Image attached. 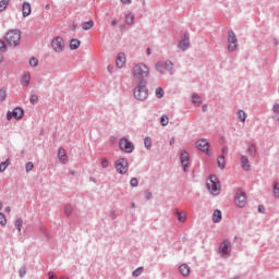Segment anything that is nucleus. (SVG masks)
I'll return each mask as SVG.
<instances>
[{"label":"nucleus","instance_id":"f257e3e1","mask_svg":"<svg viewBox=\"0 0 279 279\" xmlns=\"http://www.w3.org/2000/svg\"><path fill=\"white\" fill-rule=\"evenodd\" d=\"M132 75L138 82L144 81L147 75H149V68L144 63H140L133 66Z\"/></svg>","mask_w":279,"mask_h":279},{"label":"nucleus","instance_id":"f03ea898","mask_svg":"<svg viewBox=\"0 0 279 279\" xmlns=\"http://www.w3.org/2000/svg\"><path fill=\"white\" fill-rule=\"evenodd\" d=\"M149 93L147 90V83L145 81H140L137 86L134 89V97L138 101H145Z\"/></svg>","mask_w":279,"mask_h":279},{"label":"nucleus","instance_id":"7ed1b4c3","mask_svg":"<svg viewBox=\"0 0 279 279\" xmlns=\"http://www.w3.org/2000/svg\"><path fill=\"white\" fill-rule=\"evenodd\" d=\"M5 40L11 47H19L21 43V31L12 29L9 31L5 35Z\"/></svg>","mask_w":279,"mask_h":279},{"label":"nucleus","instance_id":"20e7f679","mask_svg":"<svg viewBox=\"0 0 279 279\" xmlns=\"http://www.w3.org/2000/svg\"><path fill=\"white\" fill-rule=\"evenodd\" d=\"M207 190L211 195H219V193H221V183H219V179H217V177L211 175L207 180Z\"/></svg>","mask_w":279,"mask_h":279},{"label":"nucleus","instance_id":"39448f33","mask_svg":"<svg viewBox=\"0 0 279 279\" xmlns=\"http://www.w3.org/2000/svg\"><path fill=\"white\" fill-rule=\"evenodd\" d=\"M156 69L161 75H165V72L168 71L170 75L173 74V63L171 61H166V62H158L156 64Z\"/></svg>","mask_w":279,"mask_h":279},{"label":"nucleus","instance_id":"423d86ee","mask_svg":"<svg viewBox=\"0 0 279 279\" xmlns=\"http://www.w3.org/2000/svg\"><path fill=\"white\" fill-rule=\"evenodd\" d=\"M234 204L239 208H244L245 204H247V196L245 195V192L238 190L234 196Z\"/></svg>","mask_w":279,"mask_h":279},{"label":"nucleus","instance_id":"0eeeda50","mask_svg":"<svg viewBox=\"0 0 279 279\" xmlns=\"http://www.w3.org/2000/svg\"><path fill=\"white\" fill-rule=\"evenodd\" d=\"M51 47L54 53H62L64 51V39L62 37H56L51 41Z\"/></svg>","mask_w":279,"mask_h":279},{"label":"nucleus","instance_id":"6e6552de","mask_svg":"<svg viewBox=\"0 0 279 279\" xmlns=\"http://www.w3.org/2000/svg\"><path fill=\"white\" fill-rule=\"evenodd\" d=\"M23 114H25V111H23V109L21 107H16L13 112L12 111H8L7 113V120L8 121H12V119H23Z\"/></svg>","mask_w":279,"mask_h":279},{"label":"nucleus","instance_id":"1a4fd4ad","mask_svg":"<svg viewBox=\"0 0 279 279\" xmlns=\"http://www.w3.org/2000/svg\"><path fill=\"white\" fill-rule=\"evenodd\" d=\"M238 39L234 32L230 31L228 35V51H236V45Z\"/></svg>","mask_w":279,"mask_h":279},{"label":"nucleus","instance_id":"9d476101","mask_svg":"<svg viewBox=\"0 0 279 279\" xmlns=\"http://www.w3.org/2000/svg\"><path fill=\"white\" fill-rule=\"evenodd\" d=\"M120 149L126 154H132V151H134V144L126 138H122L120 140Z\"/></svg>","mask_w":279,"mask_h":279},{"label":"nucleus","instance_id":"9b49d317","mask_svg":"<svg viewBox=\"0 0 279 279\" xmlns=\"http://www.w3.org/2000/svg\"><path fill=\"white\" fill-rule=\"evenodd\" d=\"M116 169L118 171V173H128V160L125 159H119L116 161Z\"/></svg>","mask_w":279,"mask_h":279},{"label":"nucleus","instance_id":"f8f14e48","mask_svg":"<svg viewBox=\"0 0 279 279\" xmlns=\"http://www.w3.org/2000/svg\"><path fill=\"white\" fill-rule=\"evenodd\" d=\"M196 147H197V149H199L201 151H205V154L210 155V150H209L210 144L208 143L207 140H198V141L196 142Z\"/></svg>","mask_w":279,"mask_h":279},{"label":"nucleus","instance_id":"ddd939ff","mask_svg":"<svg viewBox=\"0 0 279 279\" xmlns=\"http://www.w3.org/2000/svg\"><path fill=\"white\" fill-rule=\"evenodd\" d=\"M231 251L232 246L230 245V241H225L221 243L219 252L222 256H228V254H230Z\"/></svg>","mask_w":279,"mask_h":279},{"label":"nucleus","instance_id":"4468645a","mask_svg":"<svg viewBox=\"0 0 279 279\" xmlns=\"http://www.w3.org/2000/svg\"><path fill=\"white\" fill-rule=\"evenodd\" d=\"M189 160H190L189 154L184 150L181 151V163L183 167V171H186V169L189 167Z\"/></svg>","mask_w":279,"mask_h":279},{"label":"nucleus","instance_id":"2eb2a0df","mask_svg":"<svg viewBox=\"0 0 279 279\" xmlns=\"http://www.w3.org/2000/svg\"><path fill=\"white\" fill-rule=\"evenodd\" d=\"M125 62H126L125 54L119 53L116 59V64H117L118 69H123V66H125Z\"/></svg>","mask_w":279,"mask_h":279},{"label":"nucleus","instance_id":"dca6fc26","mask_svg":"<svg viewBox=\"0 0 279 279\" xmlns=\"http://www.w3.org/2000/svg\"><path fill=\"white\" fill-rule=\"evenodd\" d=\"M22 14L25 17L29 16L32 14V4L29 2H24L22 5Z\"/></svg>","mask_w":279,"mask_h":279},{"label":"nucleus","instance_id":"f3484780","mask_svg":"<svg viewBox=\"0 0 279 279\" xmlns=\"http://www.w3.org/2000/svg\"><path fill=\"white\" fill-rule=\"evenodd\" d=\"M189 36L184 35L183 39L179 43V49L186 51L189 49Z\"/></svg>","mask_w":279,"mask_h":279},{"label":"nucleus","instance_id":"a211bd4d","mask_svg":"<svg viewBox=\"0 0 279 279\" xmlns=\"http://www.w3.org/2000/svg\"><path fill=\"white\" fill-rule=\"evenodd\" d=\"M58 156L60 162H62L63 165H66L69 162V157H66V150H64L63 148L59 149Z\"/></svg>","mask_w":279,"mask_h":279},{"label":"nucleus","instance_id":"6ab92c4d","mask_svg":"<svg viewBox=\"0 0 279 279\" xmlns=\"http://www.w3.org/2000/svg\"><path fill=\"white\" fill-rule=\"evenodd\" d=\"M179 270H180V274H182V276H184V277L190 276V274H191V267H189V265H186V264H182L179 267Z\"/></svg>","mask_w":279,"mask_h":279},{"label":"nucleus","instance_id":"aec40b11","mask_svg":"<svg viewBox=\"0 0 279 279\" xmlns=\"http://www.w3.org/2000/svg\"><path fill=\"white\" fill-rule=\"evenodd\" d=\"M222 219V216H221V210L219 209H216L213 214V221L214 223H219Z\"/></svg>","mask_w":279,"mask_h":279},{"label":"nucleus","instance_id":"412c9836","mask_svg":"<svg viewBox=\"0 0 279 279\" xmlns=\"http://www.w3.org/2000/svg\"><path fill=\"white\" fill-rule=\"evenodd\" d=\"M241 165L245 171H250V159H247V157L245 156L241 157Z\"/></svg>","mask_w":279,"mask_h":279},{"label":"nucleus","instance_id":"4be33fe9","mask_svg":"<svg viewBox=\"0 0 279 279\" xmlns=\"http://www.w3.org/2000/svg\"><path fill=\"white\" fill-rule=\"evenodd\" d=\"M93 27H95V22H93V20L88 21V22H84L82 24V28L87 32V29H93Z\"/></svg>","mask_w":279,"mask_h":279},{"label":"nucleus","instance_id":"5701e85b","mask_svg":"<svg viewBox=\"0 0 279 279\" xmlns=\"http://www.w3.org/2000/svg\"><path fill=\"white\" fill-rule=\"evenodd\" d=\"M29 80H32V74L25 73V74L22 76V85H23V86H29Z\"/></svg>","mask_w":279,"mask_h":279},{"label":"nucleus","instance_id":"b1692460","mask_svg":"<svg viewBox=\"0 0 279 279\" xmlns=\"http://www.w3.org/2000/svg\"><path fill=\"white\" fill-rule=\"evenodd\" d=\"M80 45H82L80 39H72L70 41V49H72V50L80 49Z\"/></svg>","mask_w":279,"mask_h":279},{"label":"nucleus","instance_id":"393cba45","mask_svg":"<svg viewBox=\"0 0 279 279\" xmlns=\"http://www.w3.org/2000/svg\"><path fill=\"white\" fill-rule=\"evenodd\" d=\"M219 169H226V157L219 156L217 159Z\"/></svg>","mask_w":279,"mask_h":279},{"label":"nucleus","instance_id":"a878e982","mask_svg":"<svg viewBox=\"0 0 279 279\" xmlns=\"http://www.w3.org/2000/svg\"><path fill=\"white\" fill-rule=\"evenodd\" d=\"M238 119L242 123H245V119H247V116L245 114V111H243V110L238 111Z\"/></svg>","mask_w":279,"mask_h":279},{"label":"nucleus","instance_id":"bb28decb","mask_svg":"<svg viewBox=\"0 0 279 279\" xmlns=\"http://www.w3.org/2000/svg\"><path fill=\"white\" fill-rule=\"evenodd\" d=\"M125 23H126V25H132L134 23V14H132V13L126 14Z\"/></svg>","mask_w":279,"mask_h":279},{"label":"nucleus","instance_id":"cd10ccee","mask_svg":"<svg viewBox=\"0 0 279 279\" xmlns=\"http://www.w3.org/2000/svg\"><path fill=\"white\" fill-rule=\"evenodd\" d=\"M8 167H10V159H7L4 162L0 163V173H3Z\"/></svg>","mask_w":279,"mask_h":279},{"label":"nucleus","instance_id":"c85d7f7f","mask_svg":"<svg viewBox=\"0 0 279 279\" xmlns=\"http://www.w3.org/2000/svg\"><path fill=\"white\" fill-rule=\"evenodd\" d=\"M156 97L158 99H162V97H165V89H162L161 87L156 89Z\"/></svg>","mask_w":279,"mask_h":279},{"label":"nucleus","instance_id":"c756f323","mask_svg":"<svg viewBox=\"0 0 279 279\" xmlns=\"http://www.w3.org/2000/svg\"><path fill=\"white\" fill-rule=\"evenodd\" d=\"M192 99L193 104H195L196 106H199L202 104V97L197 96L196 94L192 96Z\"/></svg>","mask_w":279,"mask_h":279},{"label":"nucleus","instance_id":"7c9ffc66","mask_svg":"<svg viewBox=\"0 0 279 279\" xmlns=\"http://www.w3.org/2000/svg\"><path fill=\"white\" fill-rule=\"evenodd\" d=\"M8 3H10V0H1L0 1V12H3L5 8H8Z\"/></svg>","mask_w":279,"mask_h":279},{"label":"nucleus","instance_id":"2f4dec72","mask_svg":"<svg viewBox=\"0 0 279 279\" xmlns=\"http://www.w3.org/2000/svg\"><path fill=\"white\" fill-rule=\"evenodd\" d=\"M144 145H145L146 149H151V138L145 137Z\"/></svg>","mask_w":279,"mask_h":279},{"label":"nucleus","instance_id":"473e14b6","mask_svg":"<svg viewBox=\"0 0 279 279\" xmlns=\"http://www.w3.org/2000/svg\"><path fill=\"white\" fill-rule=\"evenodd\" d=\"M160 124L163 125V126L169 125V118L167 116H162L160 118Z\"/></svg>","mask_w":279,"mask_h":279},{"label":"nucleus","instance_id":"72a5a7b5","mask_svg":"<svg viewBox=\"0 0 279 279\" xmlns=\"http://www.w3.org/2000/svg\"><path fill=\"white\" fill-rule=\"evenodd\" d=\"M178 220L184 223V221H186V214L178 213Z\"/></svg>","mask_w":279,"mask_h":279},{"label":"nucleus","instance_id":"f704fd0d","mask_svg":"<svg viewBox=\"0 0 279 279\" xmlns=\"http://www.w3.org/2000/svg\"><path fill=\"white\" fill-rule=\"evenodd\" d=\"M15 228L19 230V232H21V228H23V219H17L15 221Z\"/></svg>","mask_w":279,"mask_h":279},{"label":"nucleus","instance_id":"c9c22d12","mask_svg":"<svg viewBox=\"0 0 279 279\" xmlns=\"http://www.w3.org/2000/svg\"><path fill=\"white\" fill-rule=\"evenodd\" d=\"M141 274H143V267H138L137 269H135L133 271V277L138 278V276H141Z\"/></svg>","mask_w":279,"mask_h":279},{"label":"nucleus","instance_id":"e433bc0d","mask_svg":"<svg viewBox=\"0 0 279 279\" xmlns=\"http://www.w3.org/2000/svg\"><path fill=\"white\" fill-rule=\"evenodd\" d=\"M5 97H8L5 89H0V101H5Z\"/></svg>","mask_w":279,"mask_h":279},{"label":"nucleus","instance_id":"4c0bfd02","mask_svg":"<svg viewBox=\"0 0 279 279\" xmlns=\"http://www.w3.org/2000/svg\"><path fill=\"white\" fill-rule=\"evenodd\" d=\"M274 195H275V197H279V183L278 182H276L274 184Z\"/></svg>","mask_w":279,"mask_h":279},{"label":"nucleus","instance_id":"58836bf2","mask_svg":"<svg viewBox=\"0 0 279 279\" xmlns=\"http://www.w3.org/2000/svg\"><path fill=\"white\" fill-rule=\"evenodd\" d=\"M8 223V219H5V215L0 213V226H5Z\"/></svg>","mask_w":279,"mask_h":279},{"label":"nucleus","instance_id":"ea45409f","mask_svg":"<svg viewBox=\"0 0 279 279\" xmlns=\"http://www.w3.org/2000/svg\"><path fill=\"white\" fill-rule=\"evenodd\" d=\"M34 169V162L29 161L26 163V173H29Z\"/></svg>","mask_w":279,"mask_h":279},{"label":"nucleus","instance_id":"a19ab883","mask_svg":"<svg viewBox=\"0 0 279 279\" xmlns=\"http://www.w3.org/2000/svg\"><path fill=\"white\" fill-rule=\"evenodd\" d=\"M29 64L32 65V66H38V59H36V58H31V60H29Z\"/></svg>","mask_w":279,"mask_h":279},{"label":"nucleus","instance_id":"79ce46f5","mask_svg":"<svg viewBox=\"0 0 279 279\" xmlns=\"http://www.w3.org/2000/svg\"><path fill=\"white\" fill-rule=\"evenodd\" d=\"M31 104H33V105L38 104V95H32L31 96Z\"/></svg>","mask_w":279,"mask_h":279},{"label":"nucleus","instance_id":"37998d69","mask_svg":"<svg viewBox=\"0 0 279 279\" xmlns=\"http://www.w3.org/2000/svg\"><path fill=\"white\" fill-rule=\"evenodd\" d=\"M131 186H138V180L136 178L131 179L130 181Z\"/></svg>","mask_w":279,"mask_h":279},{"label":"nucleus","instance_id":"c03bdc74","mask_svg":"<svg viewBox=\"0 0 279 279\" xmlns=\"http://www.w3.org/2000/svg\"><path fill=\"white\" fill-rule=\"evenodd\" d=\"M21 278H23V276H25V274H27V269L25 267H22L20 268V271H19Z\"/></svg>","mask_w":279,"mask_h":279},{"label":"nucleus","instance_id":"a18cd8bd","mask_svg":"<svg viewBox=\"0 0 279 279\" xmlns=\"http://www.w3.org/2000/svg\"><path fill=\"white\" fill-rule=\"evenodd\" d=\"M101 166L104 167V169H108V159L102 158L101 159Z\"/></svg>","mask_w":279,"mask_h":279},{"label":"nucleus","instance_id":"49530a36","mask_svg":"<svg viewBox=\"0 0 279 279\" xmlns=\"http://www.w3.org/2000/svg\"><path fill=\"white\" fill-rule=\"evenodd\" d=\"M7 47H5V41L0 40V51H5Z\"/></svg>","mask_w":279,"mask_h":279},{"label":"nucleus","instance_id":"de8ad7c7","mask_svg":"<svg viewBox=\"0 0 279 279\" xmlns=\"http://www.w3.org/2000/svg\"><path fill=\"white\" fill-rule=\"evenodd\" d=\"M250 154H256V148L254 146L248 147Z\"/></svg>","mask_w":279,"mask_h":279},{"label":"nucleus","instance_id":"09e8293b","mask_svg":"<svg viewBox=\"0 0 279 279\" xmlns=\"http://www.w3.org/2000/svg\"><path fill=\"white\" fill-rule=\"evenodd\" d=\"M121 3H123L124 5H128L132 3V0H121Z\"/></svg>","mask_w":279,"mask_h":279},{"label":"nucleus","instance_id":"8fccbe9b","mask_svg":"<svg viewBox=\"0 0 279 279\" xmlns=\"http://www.w3.org/2000/svg\"><path fill=\"white\" fill-rule=\"evenodd\" d=\"M258 211H259V213H265V206L259 205V206H258Z\"/></svg>","mask_w":279,"mask_h":279},{"label":"nucleus","instance_id":"3c124183","mask_svg":"<svg viewBox=\"0 0 279 279\" xmlns=\"http://www.w3.org/2000/svg\"><path fill=\"white\" fill-rule=\"evenodd\" d=\"M274 112H279V104H276V105L274 106Z\"/></svg>","mask_w":279,"mask_h":279},{"label":"nucleus","instance_id":"603ef678","mask_svg":"<svg viewBox=\"0 0 279 279\" xmlns=\"http://www.w3.org/2000/svg\"><path fill=\"white\" fill-rule=\"evenodd\" d=\"M48 276H49V279H58L56 278V275H53V272H49Z\"/></svg>","mask_w":279,"mask_h":279},{"label":"nucleus","instance_id":"864d4df0","mask_svg":"<svg viewBox=\"0 0 279 279\" xmlns=\"http://www.w3.org/2000/svg\"><path fill=\"white\" fill-rule=\"evenodd\" d=\"M111 25H112V27H114L116 25H119V22H118L117 20H113V21L111 22Z\"/></svg>","mask_w":279,"mask_h":279},{"label":"nucleus","instance_id":"5fc2aeb1","mask_svg":"<svg viewBox=\"0 0 279 279\" xmlns=\"http://www.w3.org/2000/svg\"><path fill=\"white\" fill-rule=\"evenodd\" d=\"M147 56H151V48H147Z\"/></svg>","mask_w":279,"mask_h":279},{"label":"nucleus","instance_id":"6e6d98bb","mask_svg":"<svg viewBox=\"0 0 279 279\" xmlns=\"http://www.w3.org/2000/svg\"><path fill=\"white\" fill-rule=\"evenodd\" d=\"M173 143H175V137H172V138L170 140V145H173Z\"/></svg>","mask_w":279,"mask_h":279},{"label":"nucleus","instance_id":"4d7b16f0","mask_svg":"<svg viewBox=\"0 0 279 279\" xmlns=\"http://www.w3.org/2000/svg\"><path fill=\"white\" fill-rule=\"evenodd\" d=\"M222 154H228V148L227 147L222 148Z\"/></svg>","mask_w":279,"mask_h":279},{"label":"nucleus","instance_id":"13d9d810","mask_svg":"<svg viewBox=\"0 0 279 279\" xmlns=\"http://www.w3.org/2000/svg\"><path fill=\"white\" fill-rule=\"evenodd\" d=\"M5 211H7V213H10V207H5Z\"/></svg>","mask_w":279,"mask_h":279},{"label":"nucleus","instance_id":"bf43d9fd","mask_svg":"<svg viewBox=\"0 0 279 279\" xmlns=\"http://www.w3.org/2000/svg\"><path fill=\"white\" fill-rule=\"evenodd\" d=\"M66 215H71V211L69 209L65 210Z\"/></svg>","mask_w":279,"mask_h":279},{"label":"nucleus","instance_id":"052dcab7","mask_svg":"<svg viewBox=\"0 0 279 279\" xmlns=\"http://www.w3.org/2000/svg\"><path fill=\"white\" fill-rule=\"evenodd\" d=\"M47 10H49L50 9V5L49 4H46V7H45Z\"/></svg>","mask_w":279,"mask_h":279},{"label":"nucleus","instance_id":"680f3d73","mask_svg":"<svg viewBox=\"0 0 279 279\" xmlns=\"http://www.w3.org/2000/svg\"><path fill=\"white\" fill-rule=\"evenodd\" d=\"M0 62H3V57L2 56H0Z\"/></svg>","mask_w":279,"mask_h":279},{"label":"nucleus","instance_id":"e2e57ef3","mask_svg":"<svg viewBox=\"0 0 279 279\" xmlns=\"http://www.w3.org/2000/svg\"><path fill=\"white\" fill-rule=\"evenodd\" d=\"M151 197V194H147V199H149Z\"/></svg>","mask_w":279,"mask_h":279},{"label":"nucleus","instance_id":"0e129e2a","mask_svg":"<svg viewBox=\"0 0 279 279\" xmlns=\"http://www.w3.org/2000/svg\"><path fill=\"white\" fill-rule=\"evenodd\" d=\"M1 208H3V205L0 203V210H1Z\"/></svg>","mask_w":279,"mask_h":279},{"label":"nucleus","instance_id":"69168bd1","mask_svg":"<svg viewBox=\"0 0 279 279\" xmlns=\"http://www.w3.org/2000/svg\"><path fill=\"white\" fill-rule=\"evenodd\" d=\"M204 112H206V107H203Z\"/></svg>","mask_w":279,"mask_h":279},{"label":"nucleus","instance_id":"338daca9","mask_svg":"<svg viewBox=\"0 0 279 279\" xmlns=\"http://www.w3.org/2000/svg\"><path fill=\"white\" fill-rule=\"evenodd\" d=\"M132 208H134V203L132 204Z\"/></svg>","mask_w":279,"mask_h":279}]
</instances>
